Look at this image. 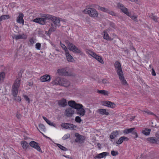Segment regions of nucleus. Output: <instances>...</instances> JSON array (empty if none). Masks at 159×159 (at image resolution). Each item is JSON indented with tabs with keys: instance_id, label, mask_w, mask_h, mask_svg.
Returning <instances> with one entry per match:
<instances>
[{
	"instance_id": "3",
	"label": "nucleus",
	"mask_w": 159,
	"mask_h": 159,
	"mask_svg": "<svg viewBox=\"0 0 159 159\" xmlns=\"http://www.w3.org/2000/svg\"><path fill=\"white\" fill-rule=\"evenodd\" d=\"M65 42L68 45L67 47L70 50L76 53H79L81 55H83V52L80 49H78L72 43H70L68 40H66Z\"/></svg>"
},
{
	"instance_id": "38",
	"label": "nucleus",
	"mask_w": 159,
	"mask_h": 159,
	"mask_svg": "<svg viewBox=\"0 0 159 159\" xmlns=\"http://www.w3.org/2000/svg\"><path fill=\"white\" fill-rule=\"evenodd\" d=\"M68 129H75V128H76V126L73 125V124H70L69 123L68 124Z\"/></svg>"
},
{
	"instance_id": "53",
	"label": "nucleus",
	"mask_w": 159,
	"mask_h": 159,
	"mask_svg": "<svg viewBox=\"0 0 159 159\" xmlns=\"http://www.w3.org/2000/svg\"><path fill=\"white\" fill-rule=\"evenodd\" d=\"M144 112H145L147 113V114L149 115H153L154 116H155L156 117H157V116L155 114H154L153 113L149 111H144Z\"/></svg>"
},
{
	"instance_id": "42",
	"label": "nucleus",
	"mask_w": 159,
	"mask_h": 159,
	"mask_svg": "<svg viewBox=\"0 0 159 159\" xmlns=\"http://www.w3.org/2000/svg\"><path fill=\"white\" fill-rule=\"evenodd\" d=\"M60 44L62 48L63 49H64L66 52H68V50L66 47L63 44H62L61 42H60Z\"/></svg>"
},
{
	"instance_id": "61",
	"label": "nucleus",
	"mask_w": 159,
	"mask_h": 159,
	"mask_svg": "<svg viewBox=\"0 0 159 159\" xmlns=\"http://www.w3.org/2000/svg\"><path fill=\"white\" fill-rule=\"evenodd\" d=\"M30 41L31 44H33L34 43V41L33 39H30Z\"/></svg>"
},
{
	"instance_id": "2",
	"label": "nucleus",
	"mask_w": 159,
	"mask_h": 159,
	"mask_svg": "<svg viewBox=\"0 0 159 159\" xmlns=\"http://www.w3.org/2000/svg\"><path fill=\"white\" fill-rule=\"evenodd\" d=\"M117 7L119 8L122 11L126 14L127 16L130 17L133 20L136 22L138 21L137 16H132L130 13L128 11V9L125 7L123 4L121 3H118L117 4Z\"/></svg>"
},
{
	"instance_id": "51",
	"label": "nucleus",
	"mask_w": 159,
	"mask_h": 159,
	"mask_svg": "<svg viewBox=\"0 0 159 159\" xmlns=\"http://www.w3.org/2000/svg\"><path fill=\"white\" fill-rule=\"evenodd\" d=\"M111 154L113 156H116L118 154V152L117 151L112 150L111 152Z\"/></svg>"
},
{
	"instance_id": "26",
	"label": "nucleus",
	"mask_w": 159,
	"mask_h": 159,
	"mask_svg": "<svg viewBox=\"0 0 159 159\" xmlns=\"http://www.w3.org/2000/svg\"><path fill=\"white\" fill-rule=\"evenodd\" d=\"M97 92L100 94H101L105 96H108L109 92L108 91L105 90H97Z\"/></svg>"
},
{
	"instance_id": "62",
	"label": "nucleus",
	"mask_w": 159,
	"mask_h": 159,
	"mask_svg": "<svg viewBox=\"0 0 159 159\" xmlns=\"http://www.w3.org/2000/svg\"><path fill=\"white\" fill-rule=\"evenodd\" d=\"M97 146L98 147V148H99V149H101V144L99 143H97Z\"/></svg>"
},
{
	"instance_id": "57",
	"label": "nucleus",
	"mask_w": 159,
	"mask_h": 159,
	"mask_svg": "<svg viewBox=\"0 0 159 159\" xmlns=\"http://www.w3.org/2000/svg\"><path fill=\"white\" fill-rule=\"evenodd\" d=\"M151 18L154 20L155 21L157 22V18L156 16H152L151 17Z\"/></svg>"
},
{
	"instance_id": "40",
	"label": "nucleus",
	"mask_w": 159,
	"mask_h": 159,
	"mask_svg": "<svg viewBox=\"0 0 159 159\" xmlns=\"http://www.w3.org/2000/svg\"><path fill=\"white\" fill-rule=\"evenodd\" d=\"M116 105L113 102H112L110 101V103L109 104L108 107H110L112 108H113L116 107Z\"/></svg>"
},
{
	"instance_id": "18",
	"label": "nucleus",
	"mask_w": 159,
	"mask_h": 159,
	"mask_svg": "<svg viewBox=\"0 0 159 159\" xmlns=\"http://www.w3.org/2000/svg\"><path fill=\"white\" fill-rule=\"evenodd\" d=\"M97 112L101 115H105L108 116L109 115V113L107 111L106 109H98Z\"/></svg>"
},
{
	"instance_id": "20",
	"label": "nucleus",
	"mask_w": 159,
	"mask_h": 159,
	"mask_svg": "<svg viewBox=\"0 0 159 159\" xmlns=\"http://www.w3.org/2000/svg\"><path fill=\"white\" fill-rule=\"evenodd\" d=\"M58 104L59 106L64 107L67 105V102L65 99L62 98L58 101Z\"/></svg>"
},
{
	"instance_id": "12",
	"label": "nucleus",
	"mask_w": 159,
	"mask_h": 159,
	"mask_svg": "<svg viewBox=\"0 0 159 159\" xmlns=\"http://www.w3.org/2000/svg\"><path fill=\"white\" fill-rule=\"evenodd\" d=\"M21 78V75H20V77L18 78L15 80L13 85L12 87L18 89L20 84Z\"/></svg>"
},
{
	"instance_id": "30",
	"label": "nucleus",
	"mask_w": 159,
	"mask_h": 159,
	"mask_svg": "<svg viewBox=\"0 0 159 159\" xmlns=\"http://www.w3.org/2000/svg\"><path fill=\"white\" fill-rule=\"evenodd\" d=\"M18 89L12 87V94L14 96H16L17 95L18 93Z\"/></svg>"
},
{
	"instance_id": "15",
	"label": "nucleus",
	"mask_w": 159,
	"mask_h": 159,
	"mask_svg": "<svg viewBox=\"0 0 159 159\" xmlns=\"http://www.w3.org/2000/svg\"><path fill=\"white\" fill-rule=\"evenodd\" d=\"M24 15L22 13H20L19 16L17 17L16 21L19 23L24 24V20L23 19Z\"/></svg>"
},
{
	"instance_id": "14",
	"label": "nucleus",
	"mask_w": 159,
	"mask_h": 159,
	"mask_svg": "<svg viewBox=\"0 0 159 159\" xmlns=\"http://www.w3.org/2000/svg\"><path fill=\"white\" fill-rule=\"evenodd\" d=\"M51 80V77L50 75H45L40 78V80L41 82H44L45 81H49Z\"/></svg>"
},
{
	"instance_id": "32",
	"label": "nucleus",
	"mask_w": 159,
	"mask_h": 159,
	"mask_svg": "<svg viewBox=\"0 0 159 159\" xmlns=\"http://www.w3.org/2000/svg\"><path fill=\"white\" fill-rule=\"evenodd\" d=\"M39 129L38 128V130L41 133V131H44L45 129V126L43 124H39Z\"/></svg>"
},
{
	"instance_id": "36",
	"label": "nucleus",
	"mask_w": 159,
	"mask_h": 159,
	"mask_svg": "<svg viewBox=\"0 0 159 159\" xmlns=\"http://www.w3.org/2000/svg\"><path fill=\"white\" fill-rule=\"evenodd\" d=\"M83 106L82 105L80 104L76 103V102L75 105V106L73 108L77 109V110H78V109H80V108H82L83 107Z\"/></svg>"
},
{
	"instance_id": "13",
	"label": "nucleus",
	"mask_w": 159,
	"mask_h": 159,
	"mask_svg": "<svg viewBox=\"0 0 159 159\" xmlns=\"http://www.w3.org/2000/svg\"><path fill=\"white\" fill-rule=\"evenodd\" d=\"M61 78L58 77H56L54 80L52 82V84L53 85H60Z\"/></svg>"
},
{
	"instance_id": "35",
	"label": "nucleus",
	"mask_w": 159,
	"mask_h": 159,
	"mask_svg": "<svg viewBox=\"0 0 159 159\" xmlns=\"http://www.w3.org/2000/svg\"><path fill=\"white\" fill-rule=\"evenodd\" d=\"M134 129V128H132L128 129H125L124 130V133L126 134H128L131 132L132 133Z\"/></svg>"
},
{
	"instance_id": "21",
	"label": "nucleus",
	"mask_w": 159,
	"mask_h": 159,
	"mask_svg": "<svg viewBox=\"0 0 159 159\" xmlns=\"http://www.w3.org/2000/svg\"><path fill=\"white\" fill-rule=\"evenodd\" d=\"M129 140V139L126 137L123 136L120 137L119 140L116 142V143L118 144H121L123 141H127Z\"/></svg>"
},
{
	"instance_id": "29",
	"label": "nucleus",
	"mask_w": 159,
	"mask_h": 159,
	"mask_svg": "<svg viewBox=\"0 0 159 159\" xmlns=\"http://www.w3.org/2000/svg\"><path fill=\"white\" fill-rule=\"evenodd\" d=\"M57 25L53 24H52L51 25V27L49 30V31L50 32H53L55 31L57 29Z\"/></svg>"
},
{
	"instance_id": "47",
	"label": "nucleus",
	"mask_w": 159,
	"mask_h": 159,
	"mask_svg": "<svg viewBox=\"0 0 159 159\" xmlns=\"http://www.w3.org/2000/svg\"><path fill=\"white\" fill-rule=\"evenodd\" d=\"M5 77V74L3 72L0 73V80H3Z\"/></svg>"
},
{
	"instance_id": "10",
	"label": "nucleus",
	"mask_w": 159,
	"mask_h": 159,
	"mask_svg": "<svg viewBox=\"0 0 159 159\" xmlns=\"http://www.w3.org/2000/svg\"><path fill=\"white\" fill-rule=\"evenodd\" d=\"M117 75L119 76V79L122 84L124 85H127L128 84L127 81L124 78V76L123 72L122 73H120Z\"/></svg>"
},
{
	"instance_id": "50",
	"label": "nucleus",
	"mask_w": 159,
	"mask_h": 159,
	"mask_svg": "<svg viewBox=\"0 0 159 159\" xmlns=\"http://www.w3.org/2000/svg\"><path fill=\"white\" fill-rule=\"evenodd\" d=\"M75 121L77 122L80 123L82 121V120L80 117L77 116L75 118Z\"/></svg>"
},
{
	"instance_id": "52",
	"label": "nucleus",
	"mask_w": 159,
	"mask_h": 159,
	"mask_svg": "<svg viewBox=\"0 0 159 159\" xmlns=\"http://www.w3.org/2000/svg\"><path fill=\"white\" fill-rule=\"evenodd\" d=\"M23 97L26 101H27L29 103H30V99L27 95H24Z\"/></svg>"
},
{
	"instance_id": "64",
	"label": "nucleus",
	"mask_w": 159,
	"mask_h": 159,
	"mask_svg": "<svg viewBox=\"0 0 159 159\" xmlns=\"http://www.w3.org/2000/svg\"><path fill=\"white\" fill-rule=\"evenodd\" d=\"M50 32H49V31L48 32L46 31L45 32V34H47V35L49 36L50 34Z\"/></svg>"
},
{
	"instance_id": "7",
	"label": "nucleus",
	"mask_w": 159,
	"mask_h": 159,
	"mask_svg": "<svg viewBox=\"0 0 159 159\" xmlns=\"http://www.w3.org/2000/svg\"><path fill=\"white\" fill-rule=\"evenodd\" d=\"M29 144L31 147L36 149L38 151L42 152V150L37 143L32 141Z\"/></svg>"
},
{
	"instance_id": "27",
	"label": "nucleus",
	"mask_w": 159,
	"mask_h": 159,
	"mask_svg": "<svg viewBox=\"0 0 159 159\" xmlns=\"http://www.w3.org/2000/svg\"><path fill=\"white\" fill-rule=\"evenodd\" d=\"M156 139L155 137H150L147 139V140L149 143H156Z\"/></svg>"
},
{
	"instance_id": "44",
	"label": "nucleus",
	"mask_w": 159,
	"mask_h": 159,
	"mask_svg": "<svg viewBox=\"0 0 159 159\" xmlns=\"http://www.w3.org/2000/svg\"><path fill=\"white\" fill-rule=\"evenodd\" d=\"M110 101H105L102 102V104L103 105L108 107Z\"/></svg>"
},
{
	"instance_id": "23",
	"label": "nucleus",
	"mask_w": 159,
	"mask_h": 159,
	"mask_svg": "<svg viewBox=\"0 0 159 159\" xmlns=\"http://www.w3.org/2000/svg\"><path fill=\"white\" fill-rule=\"evenodd\" d=\"M66 55L67 60L69 62H72L74 60L73 57L68 52H66Z\"/></svg>"
},
{
	"instance_id": "46",
	"label": "nucleus",
	"mask_w": 159,
	"mask_h": 159,
	"mask_svg": "<svg viewBox=\"0 0 159 159\" xmlns=\"http://www.w3.org/2000/svg\"><path fill=\"white\" fill-rule=\"evenodd\" d=\"M2 20H5L9 18L10 16L9 15H2L1 16Z\"/></svg>"
},
{
	"instance_id": "54",
	"label": "nucleus",
	"mask_w": 159,
	"mask_h": 159,
	"mask_svg": "<svg viewBox=\"0 0 159 159\" xmlns=\"http://www.w3.org/2000/svg\"><path fill=\"white\" fill-rule=\"evenodd\" d=\"M102 82L104 84H107L110 83L106 79H103L102 80Z\"/></svg>"
},
{
	"instance_id": "28",
	"label": "nucleus",
	"mask_w": 159,
	"mask_h": 159,
	"mask_svg": "<svg viewBox=\"0 0 159 159\" xmlns=\"http://www.w3.org/2000/svg\"><path fill=\"white\" fill-rule=\"evenodd\" d=\"M151 131L150 129L145 128L144 130L142 131V133L145 135L148 136L150 134Z\"/></svg>"
},
{
	"instance_id": "49",
	"label": "nucleus",
	"mask_w": 159,
	"mask_h": 159,
	"mask_svg": "<svg viewBox=\"0 0 159 159\" xmlns=\"http://www.w3.org/2000/svg\"><path fill=\"white\" fill-rule=\"evenodd\" d=\"M70 137V135L69 134H66L64 135V136L62 138V139L63 140H66L69 138Z\"/></svg>"
},
{
	"instance_id": "34",
	"label": "nucleus",
	"mask_w": 159,
	"mask_h": 159,
	"mask_svg": "<svg viewBox=\"0 0 159 159\" xmlns=\"http://www.w3.org/2000/svg\"><path fill=\"white\" fill-rule=\"evenodd\" d=\"M74 75L73 74V73L71 72H69L66 70V69L65 68V71L64 72V74H63V76H74Z\"/></svg>"
},
{
	"instance_id": "5",
	"label": "nucleus",
	"mask_w": 159,
	"mask_h": 159,
	"mask_svg": "<svg viewBox=\"0 0 159 159\" xmlns=\"http://www.w3.org/2000/svg\"><path fill=\"white\" fill-rule=\"evenodd\" d=\"M88 53L92 57L96 59L99 62L102 64H104V61L102 57L101 56L98 55L96 53L91 51H89Z\"/></svg>"
},
{
	"instance_id": "41",
	"label": "nucleus",
	"mask_w": 159,
	"mask_h": 159,
	"mask_svg": "<svg viewBox=\"0 0 159 159\" xmlns=\"http://www.w3.org/2000/svg\"><path fill=\"white\" fill-rule=\"evenodd\" d=\"M68 124L69 123H63L61 124V126L64 128L68 129L69 126Z\"/></svg>"
},
{
	"instance_id": "59",
	"label": "nucleus",
	"mask_w": 159,
	"mask_h": 159,
	"mask_svg": "<svg viewBox=\"0 0 159 159\" xmlns=\"http://www.w3.org/2000/svg\"><path fill=\"white\" fill-rule=\"evenodd\" d=\"M152 75L154 76H155L156 75V73L154 71V70L153 69H152Z\"/></svg>"
},
{
	"instance_id": "8",
	"label": "nucleus",
	"mask_w": 159,
	"mask_h": 159,
	"mask_svg": "<svg viewBox=\"0 0 159 159\" xmlns=\"http://www.w3.org/2000/svg\"><path fill=\"white\" fill-rule=\"evenodd\" d=\"M114 65L116 69V70L117 74H118L120 73H122L123 72L120 63L118 61H116Z\"/></svg>"
},
{
	"instance_id": "60",
	"label": "nucleus",
	"mask_w": 159,
	"mask_h": 159,
	"mask_svg": "<svg viewBox=\"0 0 159 159\" xmlns=\"http://www.w3.org/2000/svg\"><path fill=\"white\" fill-rule=\"evenodd\" d=\"M155 136L156 137L159 138V131L157 132L155 134Z\"/></svg>"
},
{
	"instance_id": "37",
	"label": "nucleus",
	"mask_w": 159,
	"mask_h": 159,
	"mask_svg": "<svg viewBox=\"0 0 159 159\" xmlns=\"http://www.w3.org/2000/svg\"><path fill=\"white\" fill-rule=\"evenodd\" d=\"M75 102L73 101H69L68 102V105L72 108H74Z\"/></svg>"
},
{
	"instance_id": "39",
	"label": "nucleus",
	"mask_w": 159,
	"mask_h": 159,
	"mask_svg": "<svg viewBox=\"0 0 159 159\" xmlns=\"http://www.w3.org/2000/svg\"><path fill=\"white\" fill-rule=\"evenodd\" d=\"M98 9L103 12H106L107 13L108 10V9L107 8L101 7H99Z\"/></svg>"
},
{
	"instance_id": "11",
	"label": "nucleus",
	"mask_w": 159,
	"mask_h": 159,
	"mask_svg": "<svg viewBox=\"0 0 159 159\" xmlns=\"http://www.w3.org/2000/svg\"><path fill=\"white\" fill-rule=\"evenodd\" d=\"M70 84L69 81L65 79H61L60 85L64 87H68Z\"/></svg>"
},
{
	"instance_id": "43",
	"label": "nucleus",
	"mask_w": 159,
	"mask_h": 159,
	"mask_svg": "<svg viewBox=\"0 0 159 159\" xmlns=\"http://www.w3.org/2000/svg\"><path fill=\"white\" fill-rule=\"evenodd\" d=\"M57 145L62 150L66 151L67 150V149L66 148L62 146L60 144H57Z\"/></svg>"
},
{
	"instance_id": "31",
	"label": "nucleus",
	"mask_w": 159,
	"mask_h": 159,
	"mask_svg": "<svg viewBox=\"0 0 159 159\" xmlns=\"http://www.w3.org/2000/svg\"><path fill=\"white\" fill-rule=\"evenodd\" d=\"M43 118L44 120L46 121V122L49 125L54 127H55V125L53 123L51 122V121L49 120H48L46 117L43 116Z\"/></svg>"
},
{
	"instance_id": "33",
	"label": "nucleus",
	"mask_w": 159,
	"mask_h": 159,
	"mask_svg": "<svg viewBox=\"0 0 159 159\" xmlns=\"http://www.w3.org/2000/svg\"><path fill=\"white\" fill-rule=\"evenodd\" d=\"M65 71V68H62L58 69L57 71V73L59 75H63V74H64V72Z\"/></svg>"
},
{
	"instance_id": "19",
	"label": "nucleus",
	"mask_w": 159,
	"mask_h": 159,
	"mask_svg": "<svg viewBox=\"0 0 159 159\" xmlns=\"http://www.w3.org/2000/svg\"><path fill=\"white\" fill-rule=\"evenodd\" d=\"M109 154V153L108 152H103L98 154L94 157V158H101L103 157H105L107 156Z\"/></svg>"
},
{
	"instance_id": "24",
	"label": "nucleus",
	"mask_w": 159,
	"mask_h": 159,
	"mask_svg": "<svg viewBox=\"0 0 159 159\" xmlns=\"http://www.w3.org/2000/svg\"><path fill=\"white\" fill-rule=\"evenodd\" d=\"M21 144L23 148L25 150H26L29 146V144L27 142L25 141H22L21 142Z\"/></svg>"
},
{
	"instance_id": "58",
	"label": "nucleus",
	"mask_w": 159,
	"mask_h": 159,
	"mask_svg": "<svg viewBox=\"0 0 159 159\" xmlns=\"http://www.w3.org/2000/svg\"><path fill=\"white\" fill-rule=\"evenodd\" d=\"M132 2H134L137 3L138 4L140 2V0H129Z\"/></svg>"
},
{
	"instance_id": "25",
	"label": "nucleus",
	"mask_w": 159,
	"mask_h": 159,
	"mask_svg": "<svg viewBox=\"0 0 159 159\" xmlns=\"http://www.w3.org/2000/svg\"><path fill=\"white\" fill-rule=\"evenodd\" d=\"M119 134V131H115L112 132L110 136V138L111 139H114Z\"/></svg>"
},
{
	"instance_id": "17",
	"label": "nucleus",
	"mask_w": 159,
	"mask_h": 159,
	"mask_svg": "<svg viewBox=\"0 0 159 159\" xmlns=\"http://www.w3.org/2000/svg\"><path fill=\"white\" fill-rule=\"evenodd\" d=\"M85 110L82 107L77 110L76 111V113L81 116H82L85 115Z\"/></svg>"
},
{
	"instance_id": "48",
	"label": "nucleus",
	"mask_w": 159,
	"mask_h": 159,
	"mask_svg": "<svg viewBox=\"0 0 159 159\" xmlns=\"http://www.w3.org/2000/svg\"><path fill=\"white\" fill-rule=\"evenodd\" d=\"M14 100H15L19 102H20L21 100V98L19 96H14Z\"/></svg>"
},
{
	"instance_id": "16",
	"label": "nucleus",
	"mask_w": 159,
	"mask_h": 159,
	"mask_svg": "<svg viewBox=\"0 0 159 159\" xmlns=\"http://www.w3.org/2000/svg\"><path fill=\"white\" fill-rule=\"evenodd\" d=\"M13 39H15L16 40L20 39H26L27 38V36L24 34L15 35L13 37Z\"/></svg>"
},
{
	"instance_id": "1",
	"label": "nucleus",
	"mask_w": 159,
	"mask_h": 159,
	"mask_svg": "<svg viewBox=\"0 0 159 159\" xmlns=\"http://www.w3.org/2000/svg\"><path fill=\"white\" fill-rule=\"evenodd\" d=\"M52 20L54 23V24L58 26H60V19L53 16L48 14L44 15L42 16L41 18H37L33 20V21L36 23H39L41 25H44L47 20Z\"/></svg>"
},
{
	"instance_id": "6",
	"label": "nucleus",
	"mask_w": 159,
	"mask_h": 159,
	"mask_svg": "<svg viewBox=\"0 0 159 159\" xmlns=\"http://www.w3.org/2000/svg\"><path fill=\"white\" fill-rule=\"evenodd\" d=\"M74 112L75 111L73 108L69 107L66 109L64 114L66 116L69 117H71Z\"/></svg>"
},
{
	"instance_id": "56",
	"label": "nucleus",
	"mask_w": 159,
	"mask_h": 159,
	"mask_svg": "<svg viewBox=\"0 0 159 159\" xmlns=\"http://www.w3.org/2000/svg\"><path fill=\"white\" fill-rule=\"evenodd\" d=\"M132 134L135 136V138H137L138 137V135L137 132L135 131H133Z\"/></svg>"
},
{
	"instance_id": "45",
	"label": "nucleus",
	"mask_w": 159,
	"mask_h": 159,
	"mask_svg": "<svg viewBox=\"0 0 159 159\" xmlns=\"http://www.w3.org/2000/svg\"><path fill=\"white\" fill-rule=\"evenodd\" d=\"M107 13L112 16H116V13H115L113 11H110L109 9L107 11Z\"/></svg>"
},
{
	"instance_id": "55",
	"label": "nucleus",
	"mask_w": 159,
	"mask_h": 159,
	"mask_svg": "<svg viewBox=\"0 0 159 159\" xmlns=\"http://www.w3.org/2000/svg\"><path fill=\"white\" fill-rule=\"evenodd\" d=\"M36 48L38 50H40L41 47V44L39 43H37L36 44Z\"/></svg>"
},
{
	"instance_id": "9",
	"label": "nucleus",
	"mask_w": 159,
	"mask_h": 159,
	"mask_svg": "<svg viewBox=\"0 0 159 159\" xmlns=\"http://www.w3.org/2000/svg\"><path fill=\"white\" fill-rule=\"evenodd\" d=\"M75 136L76 137L75 139V141L76 142L81 143L83 142V141L84 140V136L78 133H76L75 134Z\"/></svg>"
},
{
	"instance_id": "4",
	"label": "nucleus",
	"mask_w": 159,
	"mask_h": 159,
	"mask_svg": "<svg viewBox=\"0 0 159 159\" xmlns=\"http://www.w3.org/2000/svg\"><path fill=\"white\" fill-rule=\"evenodd\" d=\"M85 14H88L90 16L97 17L98 16V13L95 9L93 8H89L85 9L83 11Z\"/></svg>"
},
{
	"instance_id": "22",
	"label": "nucleus",
	"mask_w": 159,
	"mask_h": 159,
	"mask_svg": "<svg viewBox=\"0 0 159 159\" xmlns=\"http://www.w3.org/2000/svg\"><path fill=\"white\" fill-rule=\"evenodd\" d=\"M103 38L104 39L107 40H113V39H111L109 36L108 34L106 31H104L103 32Z\"/></svg>"
},
{
	"instance_id": "63",
	"label": "nucleus",
	"mask_w": 159,
	"mask_h": 159,
	"mask_svg": "<svg viewBox=\"0 0 159 159\" xmlns=\"http://www.w3.org/2000/svg\"><path fill=\"white\" fill-rule=\"evenodd\" d=\"M156 143L159 144V139H156Z\"/></svg>"
}]
</instances>
